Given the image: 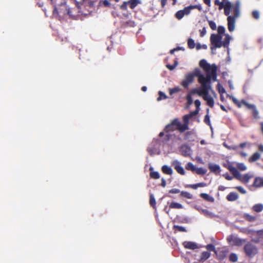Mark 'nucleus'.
Wrapping results in <instances>:
<instances>
[{"mask_svg": "<svg viewBox=\"0 0 263 263\" xmlns=\"http://www.w3.org/2000/svg\"><path fill=\"white\" fill-rule=\"evenodd\" d=\"M199 66L206 73V77L200 76L199 78L198 82L201 84V87L199 89L194 88L192 89L189 94H197L200 97L206 93V88L208 85L211 83V80L216 81L217 80V67L215 64L210 65L204 59L199 62Z\"/></svg>", "mask_w": 263, "mask_h": 263, "instance_id": "obj_1", "label": "nucleus"}, {"mask_svg": "<svg viewBox=\"0 0 263 263\" xmlns=\"http://www.w3.org/2000/svg\"><path fill=\"white\" fill-rule=\"evenodd\" d=\"M224 14L228 16V28L229 31L232 32L235 29L236 20L239 16L240 4L236 2L234 4L231 2H227L223 7Z\"/></svg>", "mask_w": 263, "mask_h": 263, "instance_id": "obj_2", "label": "nucleus"}, {"mask_svg": "<svg viewBox=\"0 0 263 263\" xmlns=\"http://www.w3.org/2000/svg\"><path fill=\"white\" fill-rule=\"evenodd\" d=\"M200 76L204 75L201 74L199 68H195L193 73H189L185 75V79L182 81V86L185 88H187L189 85L193 82L194 77H198V80Z\"/></svg>", "mask_w": 263, "mask_h": 263, "instance_id": "obj_3", "label": "nucleus"}, {"mask_svg": "<svg viewBox=\"0 0 263 263\" xmlns=\"http://www.w3.org/2000/svg\"><path fill=\"white\" fill-rule=\"evenodd\" d=\"M179 126V120L178 118H175L171 121V122L166 125L163 132H161L159 133V136L162 137L164 136V133H168L170 132H173L176 130H178Z\"/></svg>", "mask_w": 263, "mask_h": 263, "instance_id": "obj_4", "label": "nucleus"}, {"mask_svg": "<svg viewBox=\"0 0 263 263\" xmlns=\"http://www.w3.org/2000/svg\"><path fill=\"white\" fill-rule=\"evenodd\" d=\"M243 250L246 255L249 257L254 256L258 253L257 247L251 242H247L244 246Z\"/></svg>", "mask_w": 263, "mask_h": 263, "instance_id": "obj_5", "label": "nucleus"}, {"mask_svg": "<svg viewBox=\"0 0 263 263\" xmlns=\"http://www.w3.org/2000/svg\"><path fill=\"white\" fill-rule=\"evenodd\" d=\"M222 36L221 35L212 34L210 36V41L212 46L211 47V50H213L216 48H220L222 46Z\"/></svg>", "mask_w": 263, "mask_h": 263, "instance_id": "obj_6", "label": "nucleus"}, {"mask_svg": "<svg viewBox=\"0 0 263 263\" xmlns=\"http://www.w3.org/2000/svg\"><path fill=\"white\" fill-rule=\"evenodd\" d=\"M227 239L232 245L238 247L241 246L246 241V239L239 238L233 235L229 236Z\"/></svg>", "mask_w": 263, "mask_h": 263, "instance_id": "obj_7", "label": "nucleus"}, {"mask_svg": "<svg viewBox=\"0 0 263 263\" xmlns=\"http://www.w3.org/2000/svg\"><path fill=\"white\" fill-rule=\"evenodd\" d=\"M211 89V83H210L208 85V88H206V93L203 95L202 98L206 102L207 105L213 108L214 105V101L213 98L209 95V91Z\"/></svg>", "mask_w": 263, "mask_h": 263, "instance_id": "obj_8", "label": "nucleus"}, {"mask_svg": "<svg viewBox=\"0 0 263 263\" xmlns=\"http://www.w3.org/2000/svg\"><path fill=\"white\" fill-rule=\"evenodd\" d=\"M172 165L174 166V167L175 170L176 171V172L181 175H184L185 174V172L184 171V168L183 167L181 166V163L177 160H175L172 162Z\"/></svg>", "mask_w": 263, "mask_h": 263, "instance_id": "obj_9", "label": "nucleus"}, {"mask_svg": "<svg viewBox=\"0 0 263 263\" xmlns=\"http://www.w3.org/2000/svg\"><path fill=\"white\" fill-rule=\"evenodd\" d=\"M228 251L226 249H222L215 251V254L219 260H223L226 257Z\"/></svg>", "mask_w": 263, "mask_h": 263, "instance_id": "obj_10", "label": "nucleus"}, {"mask_svg": "<svg viewBox=\"0 0 263 263\" xmlns=\"http://www.w3.org/2000/svg\"><path fill=\"white\" fill-rule=\"evenodd\" d=\"M182 245L185 248L188 249L195 250L199 248L197 244L192 241H184L183 242Z\"/></svg>", "mask_w": 263, "mask_h": 263, "instance_id": "obj_11", "label": "nucleus"}, {"mask_svg": "<svg viewBox=\"0 0 263 263\" xmlns=\"http://www.w3.org/2000/svg\"><path fill=\"white\" fill-rule=\"evenodd\" d=\"M195 136V133L194 130L191 131H187L184 134V140L189 141H193L194 140V137Z\"/></svg>", "mask_w": 263, "mask_h": 263, "instance_id": "obj_12", "label": "nucleus"}, {"mask_svg": "<svg viewBox=\"0 0 263 263\" xmlns=\"http://www.w3.org/2000/svg\"><path fill=\"white\" fill-rule=\"evenodd\" d=\"M209 168L211 172L214 173L216 174H219L220 172V167L217 164H209Z\"/></svg>", "mask_w": 263, "mask_h": 263, "instance_id": "obj_13", "label": "nucleus"}, {"mask_svg": "<svg viewBox=\"0 0 263 263\" xmlns=\"http://www.w3.org/2000/svg\"><path fill=\"white\" fill-rule=\"evenodd\" d=\"M180 150L183 153V156H186L190 155L191 148L187 145H182L180 147Z\"/></svg>", "mask_w": 263, "mask_h": 263, "instance_id": "obj_14", "label": "nucleus"}, {"mask_svg": "<svg viewBox=\"0 0 263 263\" xmlns=\"http://www.w3.org/2000/svg\"><path fill=\"white\" fill-rule=\"evenodd\" d=\"M161 171L164 174L169 175H172L173 173L172 168L166 165L162 166Z\"/></svg>", "mask_w": 263, "mask_h": 263, "instance_id": "obj_15", "label": "nucleus"}, {"mask_svg": "<svg viewBox=\"0 0 263 263\" xmlns=\"http://www.w3.org/2000/svg\"><path fill=\"white\" fill-rule=\"evenodd\" d=\"M238 198V195L235 192H231L227 196V199L229 201H234Z\"/></svg>", "mask_w": 263, "mask_h": 263, "instance_id": "obj_16", "label": "nucleus"}, {"mask_svg": "<svg viewBox=\"0 0 263 263\" xmlns=\"http://www.w3.org/2000/svg\"><path fill=\"white\" fill-rule=\"evenodd\" d=\"M211 254L208 251L203 252L201 253L200 258L198 259L199 262H204L210 257Z\"/></svg>", "mask_w": 263, "mask_h": 263, "instance_id": "obj_17", "label": "nucleus"}, {"mask_svg": "<svg viewBox=\"0 0 263 263\" xmlns=\"http://www.w3.org/2000/svg\"><path fill=\"white\" fill-rule=\"evenodd\" d=\"M253 185L257 187L263 186V178L259 177L255 178Z\"/></svg>", "mask_w": 263, "mask_h": 263, "instance_id": "obj_18", "label": "nucleus"}, {"mask_svg": "<svg viewBox=\"0 0 263 263\" xmlns=\"http://www.w3.org/2000/svg\"><path fill=\"white\" fill-rule=\"evenodd\" d=\"M261 157L260 154L258 152H256L252 155V156L249 158V162L250 163L254 162L259 160Z\"/></svg>", "mask_w": 263, "mask_h": 263, "instance_id": "obj_19", "label": "nucleus"}, {"mask_svg": "<svg viewBox=\"0 0 263 263\" xmlns=\"http://www.w3.org/2000/svg\"><path fill=\"white\" fill-rule=\"evenodd\" d=\"M189 124L186 123L182 124L181 122L179 121V126L178 128V131L180 133H182L184 132L185 130H188L189 129Z\"/></svg>", "mask_w": 263, "mask_h": 263, "instance_id": "obj_20", "label": "nucleus"}, {"mask_svg": "<svg viewBox=\"0 0 263 263\" xmlns=\"http://www.w3.org/2000/svg\"><path fill=\"white\" fill-rule=\"evenodd\" d=\"M200 196L207 201L210 202H213L214 201V198L208 194L201 193Z\"/></svg>", "mask_w": 263, "mask_h": 263, "instance_id": "obj_21", "label": "nucleus"}, {"mask_svg": "<svg viewBox=\"0 0 263 263\" xmlns=\"http://www.w3.org/2000/svg\"><path fill=\"white\" fill-rule=\"evenodd\" d=\"M227 2H230L228 0H222L221 2H220L219 0H215L214 1V4L216 6H218L219 8L218 9L219 10H221L223 9V7H224V5H226V3Z\"/></svg>", "mask_w": 263, "mask_h": 263, "instance_id": "obj_22", "label": "nucleus"}, {"mask_svg": "<svg viewBox=\"0 0 263 263\" xmlns=\"http://www.w3.org/2000/svg\"><path fill=\"white\" fill-rule=\"evenodd\" d=\"M128 5L132 9H134L138 4H141L140 0H129Z\"/></svg>", "mask_w": 263, "mask_h": 263, "instance_id": "obj_23", "label": "nucleus"}, {"mask_svg": "<svg viewBox=\"0 0 263 263\" xmlns=\"http://www.w3.org/2000/svg\"><path fill=\"white\" fill-rule=\"evenodd\" d=\"M206 186V183H204V182H200V183H196V184H189L188 185V187L192 189H194V190H196L197 189L198 187H204Z\"/></svg>", "mask_w": 263, "mask_h": 263, "instance_id": "obj_24", "label": "nucleus"}, {"mask_svg": "<svg viewBox=\"0 0 263 263\" xmlns=\"http://www.w3.org/2000/svg\"><path fill=\"white\" fill-rule=\"evenodd\" d=\"M173 229L175 233H176L178 232H186L187 231L185 227L181 226L174 225L173 226Z\"/></svg>", "mask_w": 263, "mask_h": 263, "instance_id": "obj_25", "label": "nucleus"}, {"mask_svg": "<svg viewBox=\"0 0 263 263\" xmlns=\"http://www.w3.org/2000/svg\"><path fill=\"white\" fill-rule=\"evenodd\" d=\"M230 171L233 174L234 176L237 179L239 178L240 174L239 171L234 167L231 166L229 168Z\"/></svg>", "mask_w": 263, "mask_h": 263, "instance_id": "obj_26", "label": "nucleus"}, {"mask_svg": "<svg viewBox=\"0 0 263 263\" xmlns=\"http://www.w3.org/2000/svg\"><path fill=\"white\" fill-rule=\"evenodd\" d=\"M252 209L256 212H260L263 210V204L261 203L256 204L253 206Z\"/></svg>", "mask_w": 263, "mask_h": 263, "instance_id": "obj_27", "label": "nucleus"}, {"mask_svg": "<svg viewBox=\"0 0 263 263\" xmlns=\"http://www.w3.org/2000/svg\"><path fill=\"white\" fill-rule=\"evenodd\" d=\"M172 135L169 133H166L165 136L162 139L161 142L162 144H165L169 141L172 137Z\"/></svg>", "mask_w": 263, "mask_h": 263, "instance_id": "obj_28", "label": "nucleus"}, {"mask_svg": "<svg viewBox=\"0 0 263 263\" xmlns=\"http://www.w3.org/2000/svg\"><path fill=\"white\" fill-rule=\"evenodd\" d=\"M231 37L229 34H226L224 40L222 42V46L224 47H228Z\"/></svg>", "mask_w": 263, "mask_h": 263, "instance_id": "obj_29", "label": "nucleus"}, {"mask_svg": "<svg viewBox=\"0 0 263 263\" xmlns=\"http://www.w3.org/2000/svg\"><path fill=\"white\" fill-rule=\"evenodd\" d=\"M170 209H182L183 206L180 203L175 202H173L170 204Z\"/></svg>", "mask_w": 263, "mask_h": 263, "instance_id": "obj_30", "label": "nucleus"}, {"mask_svg": "<svg viewBox=\"0 0 263 263\" xmlns=\"http://www.w3.org/2000/svg\"><path fill=\"white\" fill-rule=\"evenodd\" d=\"M250 178L251 177L248 174H245L242 177L240 176L238 179L243 182L248 183L249 181Z\"/></svg>", "mask_w": 263, "mask_h": 263, "instance_id": "obj_31", "label": "nucleus"}, {"mask_svg": "<svg viewBox=\"0 0 263 263\" xmlns=\"http://www.w3.org/2000/svg\"><path fill=\"white\" fill-rule=\"evenodd\" d=\"M185 169L188 171H191L193 172H195V170H196V167L194 165V164L192 162H188L185 165Z\"/></svg>", "mask_w": 263, "mask_h": 263, "instance_id": "obj_32", "label": "nucleus"}, {"mask_svg": "<svg viewBox=\"0 0 263 263\" xmlns=\"http://www.w3.org/2000/svg\"><path fill=\"white\" fill-rule=\"evenodd\" d=\"M244 218L246 220L250 222H253L256 220V217L255 216H253L249 214H245L244 215Z\"/></svg>", "mask_w": 263, "mask_h": 263, "instance_id": "obj_33", "label": "nucleus"}, {"mask_svg": "<svg viewBox=\"0 0 263 263\" xmlns=\"http://www.w3.org/2000/svg\"><path fill=\"white\" fill-rule=\"evenodd\" d=\"M180 196L186 199H191L193 198V195L186 191H182L180 193Z\"/></svg>", "mask_w": 263, "mask_h": 263, "instance_id": "obj_34", "label": "nucleus"}, {"mask_svg": "<svg viewBox=\"0 0 263 263\" xmlns=\"http://www.w3.org/2000/svg\"><path fill=\"white\" fill-rule=\"evenodd\" d=\"M149 204L153 208H156V202L155 198L153 194H151L149 196Z\"/></svg>", "mask_w": 263, "mask_h": 263, "instance_id": "obj_35", "label": "nucleus"}, {"mask_svg": "<svg viewBox=\"0 0 263 263\" xmlns=\"http://www.w3.org/2000/svg\"><path fill=\"white\" fill-rule=\"evenodd\" d=\"M195 172L198 175H203L206 174V170L202 167L196 168Z\"/></svg>", "mask_w": 263, "mask_h": 263, "instance_id": "obj_36", "label": "nucleus"}, {"mask_svg": "<svg viewBox=\"0 0 263 263\" xmlns=\"http://www.w3.org/2000/svg\"><path fill=\"white\" fill-rule=\"evenodd\" d=\"M187 46L190 49L194 48L195 47V44L194 40L191 38L187 40Z\"/></svg>", "mask_w": 263, "mask_h": 263, "instance_id": "obj_37", "label": "nucleus"}, {"mask_svg": "<svg viewBox=\"0 0 263 263\" xmlns=\"http://www.w3.org/2000/svg\"><path fill=\"white\" fill-rule=\"evenodd\" d=\"M149 176L151 178L154 179H157L160 178V175L158 172H151L149 173Z\"/></svg>", "mask_w": 263, "mask_h": 263, "instance_id": "obj_38", "label": "nucleus"}, {"mask_svg": "<svg viewBox=\"0 0 263 263\" xmlns=\"http://www.w3.org/2000/svg\"><path fill=\"white\" fill-rule=\"evenodd\" d=\"M231 99H232V100L233 102L236 105H237V106L238 108H240L241 107L242 104H243L242 103V101L241 102H240L237 99H236L235 98H234V97H231Z\"/></svg>", "mask_w": 263, "mask_h": 263, "instance_id": "obj_39", "label": "nucleus"}, {"mask_svg": "<svg viewBox=\"0 0 263 263\" xmlns=\"http://www.w3.org/2000/svg\"><path fill=\"white\" fill-rule=\"evenodd\" d=\"M206 111L208 112V114L205 116L204 117V122L208 125H211V122H210V116L209 115V109H206Z\"/></svg>", "mask_w": 263, "mask_h": 263, "instance_id": "obj_40", "label": "nucleus"}, {"mask_svg": "<svg viewBox=\"0 0 263 263\" xmlns=\"http://www.w3.org/2000/svg\"><path fill=\"white\" fill-rule=\"evenodd\" d=\"M237 255L235 253H231L229 256V260L232 262H236L237 261Z\"/></svg>", "mask_w": 263, "mask_h": 263, "instance_id": "obj_41", "label": "nucleus"}, {"mask_svg": "<svg viewBox=\"0 0 263 263\" xmlns=\"http://www.w3.org/2000/svg\"><path fill=\"white\" fill-rule=\"evenodd\" d=\"M184 16V15L183 14V12L181 10L178 11L175 14V17L178 20H181Z\"/></svg>", "mask_w": 263, "mask_h": 263, "instance_id": "obj_42", "label": "nucleus"}, {"mask_svg": "<svg viewBox=\"0 0 263 263\" xmlns=\"http://www.w3.org/2000/svg\"><path fill=\"white\" fill-rule=\"evenodd\" d=\"M242 103L248 109H251L253 110L255 107H256V106L254 105L249 104L248 103H247L246 101H245L243 100H242Z\"/></svg>", "mask_w": 263, "mask_h": 263, "instance_id": "obj_43", "label": "nucleus"}, {"mask_svg": "<svg viewBox=\"0 0 263 263\" xmlns=\"http://www.w3.org/2000/svg\"><path fill=\"white\" fill-rule=\"evenodd\" d=\"M217 87L218 92L220 94H223L226 92L225 89L222 87V86L220 84L218 83L217 85Z\"/></svg>", "mask_w": 263, "mask_h": 263, "instance_id": "obj_44", "label": "nucleus"}, {"mask_svg": "<svg viewBox=\"0 0 263 263\" xmlns=\"http://www.w3.org/2000/svg\"><path fill=\"white\" fill-rule=\"evenodd\" d=\"M158 94H159V97L157 98L158 101H160L162 99H166L167 98V97L165 95V94L162 91H159Z\"/></svg>", "mask_w": 263, "mask_h": 263, "instance_id": "obj_45", "label": "nucleus"}, {"mask_svg": "<svg viewBox=\"0 0 263 263\" xmlns=\"http://www.w3.org/2000/svg\"><path fill=\"white\" fill-rule=\"evenodd\" d=\"M188 7H189L191 11L194 9H197L199 11L202 10V7L200 5H190Z\"/></svg>", "mask_w": 263, "mask_h": 263, "instance_id": "obj_46", "label": "nucleus"}, {"mask_svg": "<svg viewBox=\"0 0 263 263\" xmlns=\"http://www.w3.org/2000/svg\"><path fill=\"white\" fill-rule=\"evenodd\" d=\"M177 65H178V62H177V61L176 60L174 62V64L173 65L167 64V65H166V67L169 70H172L176 68V67L177 66Z\"/></svg>", "mask_w": 263, "mask_h": 263, "instance_id": "obj_47", "label": "nucleus"}, {"mask_svg": "<svg viewBox=\"0 0 263 263\" xmlns=\"http://www.w3.org/2000/svg\"><path fill=\"white\" fill-rule=\"evenodd\" d=\"M180 90V89L179 87H174L169 90V93L171 95H172L176 92H179Z\"/></svg>", "mask_w": 263, "mask_h": 263, "instance_id": "obj_48", "label": "nucleus"}, {"mask_svg": "<svg viewBox=\"0 0 263 263\" xmlns=\"http://www.w3.org/2000/svg\"><path fill=\"white\" fill-rule=\"evenodd\" d=\"M186 99L187 100V104L189 105H191V104H192V103L193 102V99H192V96L191 95V94L188 93L186 97Z\"/></svg>", "mask_w": 263, "mask_h": 263, "instance_id": "obj_49", "label": "nucleus"}, {"mask_svg": "<svg viewBox=\"0 0 263 263\" xmlns=\"http://www.w3.org/2000/svg\"><path fill=\"white\" fill-rule=\"evenodd\" d=\"M100 5H103L104 7H110V3L107 0L101 1L99 2Z\"/></svg>", "mask_w": 263, "mask_h": 263, "instance_id": "obj_50", "label": "nucleus"}, {"mask_svg": "<svg viewBox=\"0 0 263 263\" xmlns=\"http://www.w3.org/2000/svg\"><path fill=\"white\" fill-rule=\"evenodd\" d=\"M237 166L240 171H245L247 170V166L243 163H238Z\"/></svg>", "mask_w": 263, "mask_h": 263, "instance_id": "obj_51", "label": "nucleus"}, {"mask_svg": "<svg viewBox=\"0 0 263 263\" xmlns=\"http://www.w3.org/2000/svg\"><path fill=\"white\" fill-rule=\"evenodd\" d=\"M217 31L218 33V35L222 34L225 32V28L223 26H219L218 27Z\"/></svg>", "mask_w": 263, "mask_h": 263, "instance_id": "obj_52", "label": "nucleus"}, {"mask_svg": "<svg viewBox=\"0 0 263 263\" xmlns=\"http://www.w3.org/2000/svg\"><path fill=\"white\" fill-rule=\"evenodd\" d=\"M191 118L188 114L183 116L182 118L183 123L189 124V120Z\"/></svg>", "mask_w": 263, "mask_h": 263, "instance_id": "obj_53", "label": "nucleus"}, {"mask_svg": "<svg viewBox=\"0 0 263 263\" xmlns=\"http://www.w3.org/2000/svg\"><path fill=\"white\" fill-rule=\"evenodd\" d=\"M253 117L256 119H258L259 118V113H258V110H257L256 108L255 107L253 110Z\"/></svg>", "mask_w": 263, "mask_h": 263, "instance_id": "obj_54", "label": "nucleus"}, {"mask_svg": "<svg viewBox=\"0 0 263 263\" xmlns=\"http://www.w3.org/2000/svg\"><path fill=\"white\" fill-rule=\"evenodd\" d=\"M209 25L211 29L214 30L216 29V23L213 21H209Z\"/></svg>", "mask_w": 263, "mask_h": 263, "instance_id": "obj_55", "label": "nucleus"}, {"mask_svg": "<svg viewBox=\"0 0 263 263\" xmlns=\"http://www.w3.org/2000/svg\"><path fill=\"white\" fill-rule=\"evenodd\" d=\"M206 248L210 251H213L215 253V251L216 250H215V247L212 244H209L206 246Z\"/></svg>", "mask_w": 263, "mask_h": 263, "instance_id": "obj_56", "label": "nucleus"}, {"mask_svg": "<svg viewBox=\"0 0 263 263\" xmlns=\"http://www.w3.org/2000/svg\"><path fill=\"white\" fill-rule=\"evenodd\" d=\"M127 5H128V1L124 2L120 6V9L122 10H127Z\"/></svg>", "mask_w": 263, "mask_h": 263, "instance_id": "obj_57", "label": "nucleus"}, {"mask_svg": "<svg viewBox=\"0 0 263 263\" xmlns=\"http://www.w3.org/2000/svg\"><path fill=\"white\" fill-rule=\"evenodd\" d=\"M182 12H183V14L185 15H188L190 13L191 10L189 8V7H185L183 9L181 10Z\"/></svg>", "mask_w": 263, "mask_h": 263, "instance_id": "obj_58", "label": "nucleus"}, {"mask_svg": "<svg viewBox=\"0 0 263 263\" xmlns=\"http://www.w3.org/2000/svg\"><path fill=\"white\" fill-rule=\"evenodd\" d=\"M252 16L253 17L257 20L259 18V12L258 11H256V10H254L252 12Z\"/></svg>", "mask_w": 263, "mask_h": 263, "instance_id": "obj_59", "label": "nucleus"}, {"mask_svg": "<svg viewBox=\"0 0 263 263\" xmlns=\"http://www.w3.org/2000/svg\"><path fill=\"white\" fill-rule=\"evenodd\" d=\"M235 189H237L240 193L241 194H246V191L241 186H238L235 187Z\"/></svg>", "mask_w": 263, "mask_h": 263, "instance_id": "obj_60", "label": "nucleus"}, {"mask_svg": "<svg viewBox=\"0 0 263 263\" xmlns=\"http://www.w3.org/2000/svg\"><path fill=\"white\" fill-rule=\"evenodd\" d=\"M223 176L226 179L228 180H231L233 178V177L230 176L228 173H226L223 174Z\"/></svg>", "mask_w": 263, "mask_h": 263, "instance_id": "obj_61", "label": "nucleus"}, {"mask_svg": "<svg viewBox=\"0 0 263 263\" xmlns=\"http://www.w3.org/2000/svg\"><path fill=\"white\" fill-rule=\"evenodd\" d=\"M180 190L178 189H173L169 191V193L172 194H177L180 193Z\"/></svg>", "mask_w": 263, "mask_h": 263, "instance_id": "obj_62", "label": "nucleus"}, {"mask_svg": "<svg viewBox=\"0 0 263 263\" xmlns=\"http://www.w3.org/2000/svg\"><path fill=\"white\" fill-rule=\"evenodd\" d=\"M206 28L205 27H203L201 30H200V36L203 37L206 34Z\"/></svg>", "mask_w": 263, "mask_h": 263, "instance_id": "obj_63", "label": "nucleus"}, {"mask_svg": "<svg viewBox=\"0 0 263 263\" xmlns=\"http://www.w3.org/2000/svg\"><path fill=\"white\" fill-rule=\"evenodd\" d=\"M256 234L260 238H263V229L256 232Z\"/></svg>", "mask_w": 263, "mask_h": 263, "instance_id": "obj_64", "label": "nucleus"}]
</instances>
